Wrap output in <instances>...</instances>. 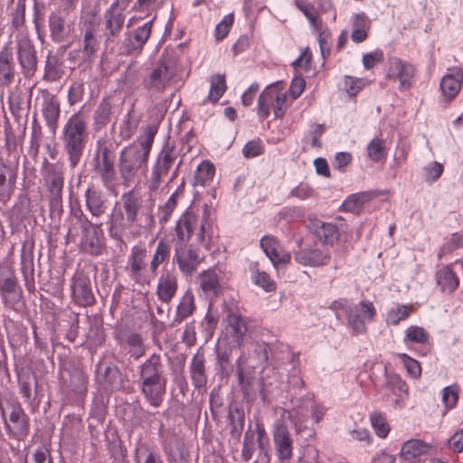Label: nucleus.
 I'll use <instances>...</instances> for the list:
<instances>
[{
  "label": "nucleus",
  "mask_w": 463,
  "mask_h": 463,
  "mask_svg": "<svg viewBox=\"0 0 463 463\" xmlns=\"http://www.w3.org/2000/svg\"><path fill=\"white\" fill-rule=\"evenodd\" d=\"M370 421L375 434L381 438L385 439L390 430L391 427L386 420L385 415L380 411H374L370 415Z\"/></svg>",
  "instance_id": "obj_51"
},
{
  "label": "nucleus",
  "mask_w": 463,
  "mask_h": 463,
  "mask_svg": "<svg viewBox=\"0 0 463 463\" xmlns=\"http://www.w3.org/2000/svg\"><path fill=\"white\" fill-rule=\"evenodd\" d=\"M200 288L207 298H215L222 291V286L215 269H209L198 276Z\"/></svg>",
  "instance_id": "obj_36"
},
{
  "label": "nucleus",
  "mask_w": 463,
  "mask_h": 463,
  "mask_svg": "<svg viewBox=\"0 0 463 463\" xmlns=\"http://www.w3.org/2000/svg\"><path fill=\"white\" fill-rule=\"evenodd\" d=\"M0 294L6 307H13L22 298V289L17 283V279L12 270L0 277Z\"/></svg>",
  "instance_id": "obj_20"
},
{
  "label": "nucleus",
  "mask_w": 463,
  "mask_h": 463,
  "mask_svg": "<svg viewBox=\"0 0 463 463\" xmlns=\"http://www.w3.org/2000/svg\"><path fill=\"white\" fill-rule=\"evenodd\" d=\"M225 333L232 341L241 345L248 331L246 319L239 313L229 310L225 318Z\"/></svg>",
  "instance_id": "obj_26"
},
{
  "label": "nucleus",
  "mask_w": 463,
  "mask_h": 463,
  "mask_svg": "<svg viewBox=\"0 0 463 463\" xmlns=\"http://www.w3.org/2000/svg\"><path fill=\"white\" fill-rule=\"evenodd\" d=\"M60 113V103L54 96H49L44 99L43 104V115L46 121V125L52 132H55L58 127Z\"/></svg>",
  "instance_id": "obj_41"
},
{
  "label": "nucleus",
  "mask_w": 463,
  "mask_h": 463,
  "mask_svg": "<svg viewBox=\"0 0 463 463\" xmlns=\"http://www.w3.org/2000/svg\"><path fill=\"white\" fill-rule=\"evenodd\" d=\"M175 75V62L162 56L156 65L143 78L142 85L148 91L161 93L172 84Z\"/></svg>",
  "instance_id": "obj_4"
},
{
  "label": "nucleus",
  "mask_w": 463,
  "mask_h": 463,
  "mask_svg": "<svg viewBox=\"0 0 463 463\" xmlns=\"http://www.w3.org/2000/svg\"><path fill=\"white\" fill-rule=\"evenodd\" d=\"M297 263L305 267L318 268L326 266L331 260V252L326 246L317 245L299 249L294 254Z\"/></svg>",
  "instance_id": "obj_12"
},
{
  "label": "nucleus",
  "mask_w": 463,
  "mask_h": 463,
  "mask_svg": "<svg viewBox=\"0 0 463 463\" xmlns=\"http://www.w3.org/2000/svg\"><path fill=\"white\" fill-rule=\"evenodd\" d=\"M287 91L282 82H275L267 86L258 99L257 113L266 119L273 110L275 118H282L288 109Z\"/></svg>",
  "instance_id": "obj_3"
},
{
  "label": "nucleus",
  "mask_w": 463,
  "mask_h": 463,
  "mask_svg": "<svg viewBox=\"0 0 463 463\" xmlns=\"http://www.w3.org/2000/svg\"><path fill=\"white\" fill-rule=\"evenodd\" d=\"M44 183L48 191L50 209L60 212L62 207V190L64 184L63 173L54 164H48L44 175Z\"/></svg>",
  "instance_id": "obj_7"
},
{
  "label": "nucleus",
  "mask_w": 463,
  "mask_h": 463,
  "mask_svg": "<svg viewBox=\"0 0 463 463\" xmlns=\"http://www.w3.org/2000/svg\"><path fill=\"white\" fill-rule=\"evenodd\" d=\"M452 266V264L445 265L436 271V282L443 293L450 294L459 285V279L453 270Z\"/></svg>",
  "instance_id": "obj_34"
},
{
  "label": "nucleus",
  "mask_w": 463,
  "mask_h": 463,
  "mask_svg": "<svg viewBox=\"0 0 463 463\" xmlns=\"http://www.w3.org/2000/svg\"><path fill=\"white\" fill-rule=\"evenodd\" d=\"M411 305H399L397 307L392 308L386 315V322L392 326H398L401 321L406 320L413 312Z\"/></svg>",
  "instance_id": "obj_50"
},
{
  "label": "nucleus",
  "mask_w": 463,
  "mask_h": 463,
  "mask_svg": "<svg viewBox=\"0 0 463 463\" xmlns=\"http://www.w3.org/2000/svg\"><path fill=\"white\" fill-rule=\"evenodd\" d=\"M140 391L153 407H158L163 402L166 389V379L139 380Z\"/></svg>",
  "instance_id": "obj_25"
},
{
  "label": "nucleus",
  "mask_w": 463,
  "mask_h": 463,
  "mask_svg": "<svg viewBox=\"0 0 463 463\" xmlns=\"http://www.w3.org/2000/svg\"><path fill=\"white\" fill-rule=\"evenodd\" d=\"M49 28L51 37L55 43H62L70 35V26L58 13H52L49 16Z\"/></svg>",
  "instance_id": "obj_40"
},
{
  "label": "nucleus",
  "mask_w": 463,
  "mask_h": 463,
  "mask_svg": "<svg viewBox=\"0 0 463 463\" xmlns=\"http://www.w3.org/2000/svg\"><path fill=\"white\" fill-rule=\"evenodd\" d=\"M375 196L376 194L372 191L350 194L342 203V209L344 212L358 214L362 212L364 205Z\"/></svg>",
  "instance_id": "obj_38"
},
{
  "label": "nucleus",
  "mask_w": 463,
  "mask_h": 463,
  "mask_svg": "<svg viewBox=\"0 0 463 463\" xmlns=\"http://www.w3.org/2000/svg\"><path fill=\"white\" fill-rule=\"evenodd\" d=\"M309 230L324 246L334 245L340 237L339 228L336 224L317 219L311 222Z\"/></svg>",
  "instance_id": "obj_27"
},
{
  "label": "nucleus",
  "mask_w": 463,
  "mask_h": 463,
  "mask_svg": "<svg viewBox=\"0 0 463 463\" xmlns=\"http://www.w3.org/2000/svg\"><path fill=\"white\" fill-rule=\"evenodd\" d=\"M210 91L208 94V100L211 102H217L224 94L227 86L224 74H214L210 78Z\"/></svg>",
  "instance_id": "obj_48"
},
{
  "label": "nucleus",
  "mask_w": 463,
  "mask_h": 463,
  "mask_svg": "<svg viewBox=\"0 0 463 463\" xmlns=\"http://www.w3.org/2000/svg\"><path fill=\"white\" fill-rule=\"evenodd\" d=\"M254 284L262 288L267 292H272L276 289V283L270 279L269 275L265 271L257 270L252 276Z\"/></svg>",
  "instance_id": "obj_58"
},
{
  "label": "nucleus",
  "mask_w": 463,
  "mask_h": 463,
  "mask_svg": "<svg viewBox=\"0 0 463 463\" xmlns=\"http://www.w3.org/2000/svg\"><path fill=\"white\" fill-rule=\"evenodd\" d=\"M16 52L24 78L33 77L37 71V52L33 42L27 36H21L16 40Z\"/></svg>",
  "instance_id": "obj_11"
},
{
  "label": "nucleus",
  "mask_w": 463,
  "mask_h": 463,
  "mask_svg": "<svg viewBox=\"0 0 463 463\" xmlns=\"http://www.w3.org/2000/svg\"><path fill=\"white\" fill-rule=\"evenodd\" d=\"M101 223H90V228H85L81 238L80 246L84 252L99 256L104 249V236L100 230Z\"/></svg>",
  "instance_id": "obj_18"
},
{
  "label": "nucleus",
  "mask_w": 463,
  "mask_h": 463,
  "mask_svg": "<svg viewBox=\"0 0 463 463\" xmlns=\"http://www.w3.org/2000/svg\"><path fill=\"white\" fill-rule=\"evenodd\" d=\"M368 157L374 163H378L387 156V149L384 140L379 137L373 138L366 147Z\"/></svg>",
  "instance_id": "obj_52"
},
{
  "label": "nucleus",
  "mask_w": 463,
  "mask_h": 463,
  "mask_svg": "<svg viewBox=\"0 0 463 463\" xmlns=\"http://www.w3.org/2000/svg\"><path fill=\"white\" fill-rule=\"evenodd\" d=\"M204 257L194 244L175 243L174 261L185 276H191L203 261Z\"/></svg>",
  "instance_id": "obj_8"
},
{
  "label": "nucleus",
  "mask_w": 463,
  "mask_h": 463,
  "mask_svg": "<svg viewBox=\"0 0 463 463\" xmlns=\"http://www.w3.org/2000/svg\"><path fill=\"white\" fill-rule=\"evenodd\" d=\"M333 308L345 315L347 326L352 329L354 335L364 334L367 330L366 323L372 322L376 316L374 305L369 300L352 304L347 299H342L335 301Z\"/></svg>",
  "instance_id": "obj_2"
},
{
  "label": "nucleus",
  "mask_w": 463,
  "mask_h": 463,
  "mask_svg": "<svg viewBox=\"0 0 463 463\" xmlns=\"http://www.w3.org/2000/svg\"><path fill=\"white\" fill-rule=\"evenodd\" d=\"M88 121L80 113L71 115L62 128V143L70 165L74 168L80 161L88 141Z\"/></svg>",
  "instance_id": "obj_1"
},
{
  "label": "nucleus",
  "mask_w": 463,
  "mask_h": 463,
  "mask_svg": "<svg viewBox=\"0 0 463 463\" xmlns=\"http://www.w3.org/2000/svg\"><path fill=\"white\" fill-rule=\"evenodd\" d=\"M459 247H463V236L458 233H453L451 238L440 248L438 258L440 260L444 255L454 251Z\"/></svg>",
  "instance_id": "obj_59"
},
{
  "label": "nucleus",
  "mask_w": 463,
  "mask_h": 463,
  "mask_svg": "<svg viewBox=\"0 0 463 463\" xmlns=\"http://www.w3.org/2000/svg\"><path fill=\"white\" fill-rule=\"evenodd\" d=\"M397 356L402 361L409 377L412 379L420 378L421 365L416 359L411 357L407 354H398Z\"/></svg>",
  "instance_id": "obj_54"
},
{
  "label": "nucleus",
  "mask_w": 463,
  "mask_h": 463,
  "mask_svg": "<svg viewBox=\"0 0 463 463\" xmlns=\"http://www.w3.org/2000/svg\"><path fill=\"white\" fill-rule=\"evenodd\" d=\"M163 364L159 354H152L139 366V380L165 379L162 375Z\"/></svg>",
  "instance_id": "obj_35"
},
{
  "label": "nucleus",
  "mask_w": 463,
  "mask_h": 463,
  "mask_svg": "<svg viewBox=\"0 0 463 463\" xmlns=\"http://www.w3.org/2000/svg\"><path fill=\"white\" fill-rule=\"evenodd\" d=\"M383 61V52L381 50H376L363 56V64L366 70L373 69L376 64Z\"/></svg>",
  "instance_id": "obj_64"
},
{
  "label": "nucleus",
  "mask_w": 463,
  "mask_h": 463,
  "mask_svg": "<svg viewBox=\"0 0 463 463\" xmlns=\"http://www.w3.org/2000/svg\"><path fill=\"white\" fill-rule=\"evenodd\" d=\"M123 207L127 222L130 224L137 221V213L141 207V199L135 190H131L123 195Z\"/></svg>",
  "instance_id": "obj_43"
},
{
  "label": "nucleus",
  "mask_w": 463,
  "mask_h": 463,
  "mask_svg": "<svg viewBox=\"0 0 463 463\" xmlns=\"http://www.w3.org/2000/svg\"><path fill=\"white\" fill-rule=\"evenodd\" d=\"M451 72L444 75L439 83L443 99L449 103L459 93L463 82V71L459 68L449 70Z\"/></svg>",
  "instance_id": "obj_24"
},
{
  "label": "nucleus",
  "mask_w": 463,
  "mask_h": 463,
  "mask_svg": "<svg viewBox=\"0 0 463 463\" xmlns=\"http://www.w3.org/2000/svg\"><path fill=\"white\" fill-rule=\"evenodd\" d=\"M275 453L280 462L288 463L293 456V439L287 426L279 424L273 433Z\"/></svg>",
  "instance_id": "obj_15"
},
{
  "label": "nucleus",
  "mask_w": 463,
  "mask_h": 463,
  "mask_svg": "<svg viewBox=\"0 0 463 463\" xmlns=\"http://www.w3.org/2000/svg\"><path fill=\"white\" fill-rule=\"evenodd\" d=\"M175 159V158L170 149L165 148L159 154L156 164L152 167L150 178L146 183L150 196L159 189L162 184V178L168 175Z\"/></svg>",
  "instance_id": "obj_13"
},
{
  "label": "nucleus",
  "mask_w": 463,
  "mask_h": 463,
  "mask_svg": "<svg viewBox=\"0 0 463 463\" xmlns=\"http://www.w3.org/2000/svg\"><path fill=\"white\" fill-rule=\"evenodd\" d=\"M88 374L83 368H74L71 373L70 386L71 391L78 394L87 392Z\"/></svg>",
  "instance_id": "obj_49"
},
{
  "label": "nucleus",
  "mask_w": 463,
  "mask_h": 463,
  "mask_svg": "<svg viewBox=\"0 0 463 463\" xmlns=\"http://www.w3.org/2000/svg\"><path fill=\"white\" fill-rule=\"evenodd\" d=\"M111 102L109 98H104L97 107L94 112L95 125L101 128L106 126L110 120Z\"/></svg>",
  "instance_id": "obj_53"
},
{
  "label": "nucleus",
  "mask_w": 463,
  "mask_h": 463,
  "mask_svg": "<svg viewBox=\"0 0 463 463\" xmlns=\"http://www.w3.org/2000/svg\"><path fill=\"white\" fill-rule=\"evenodd\" d=\"M63 74L61 62L55 55H48L45 61L43 79L52 82L59 80Z\"/></svg>",
  "instance_id": "obj_47"
},
{
  "label": "nucleus",
  "mask_w": 463,
  "mask_h": 463,
  "mask_svg": "<svg viewBox=\"0 0 463 463\" xmlns=\"http://www.w3.org/2000/svg\"><path fill=\"white\" fill-rule=\"evenodd\" d=\"M146 250L142 245H135L132 247L130 255L128 260L129 267V274L136 283H143L145 279L142 272L146 267Z\"/></svg>",
  "instance_id": "obj_28"
},
{
  "label": "nucleus",
  "mask_w": 463,
  "mask_h": 463,
  "mask_svg": "<svg viewBox=\"0 0 463 463\" xmlns=\"http://www.w3.org/2000/svg\"><path fill=\"white\" fill-rule=\"evenodd\" d=\"M459 387L458 384H451L442 390V402L446 411L456 407L458 402Z\"/></svg>",
  "instance_id": "obj_55"
},
{
  "label": "nucleus",
  "mask_w": 463,
  "mask_h": 463,
  "mask_svg": "<svg viewBox=\"0 0 463 463\" xmlns=\"http://www.w3.org/2000/svg\"><path fill=\"white\" fill-rule=\"evenodd\" d=\"M264 152L263 146L260 139L250 140L242 148V154L245 157H256Z\"/></svg>",
  "instance_id": "obj_63"
},
{
  "label": "nucleus",
  "mask_w": 463,
  "mask_h": 463,
  "mask_svg": "<svg viewBox=\"0 0 463 463\" xmlns=\"http://www.w3.org/2000/svg\"><path fill=\"white\" fill-rule=\"evenodd\" d=\"M99 48V42L95 35L94 25L90 24L84 30L79 49L69 52V60L78 63L79 66L90 64L93 61Z\"/></svg>",
  "instance_id": "obj_9"
},
{
  "label": "nucleus",
  "mask_w": 463,
  "mask_h": 463,
  "mask_svg": "<svg viewBox=\"0 0 463 463\" xmlns=\"http://www.w3.org/2000/svg\"><path fill=\"white\" fill-rule=\"evenodd\" d=\"M96 171L106 187L110 186L116 178L114 157L109 148L104 147L97 158Z\"/></svg>",
  "instance_id": "obj_30"
},
{
  "label": "nucleus",
  "mask_w": 463,
  "mask_h": 463,
  "mask_svg": "<svg viewBox=\"0 0 463 463\" xmlns=\"http://www.w3.org/2000/svg\"><path fill=\"white\" fill-rule=\"evenodd\" d=\"M170 251V244L165 240H160L149 263V269L152 274H156L159 265L169 260Z\"/></svg>",
  "instance_id": "obj_46"
},
{
  "label": "nucleus",
  "mask_w": 463,
  "mask_h": 463,
  "mask_svg": "<svg viewBox=\"0 0 463 463\" xmlns=\"http://www.w3.org/2000/svg\"><path fill=\"white\" fill-rule=\"evenodd\" d=\"M157 132V128L154 126H148L146 128L145 135L139 139V144L141 146L140 151L141 155L146 158V160H148V156L152 147V145L154 143L155 136Z\"/></svg>",
  "instance_id": "obj_57"
},
{
  "label": "nucleus",
  "mask_w": 463,
  "mask_h": 463,
  "mask_svg": "<svg viewBox=\"0 0 463 463\" xmlns=\"http://www.w3.org/2000/svg\"><path fill=\"white\" fill-rule=\"evenodd\" d=\"M137 463H163L146 444H141L136 450Z\"/></svg>",
  "instance_id": "obj_56"
},
{
  "label": "nucleus",
  "mask_w": 463,
  "mask_h": 463,
  "mask_svg": "<svg viewBox=\"0 0 463 463\" xmlns=\"http://www.w3.org/2000/svg\"><path fill=\"white\" fill-rule=\"evenodd\" d=\"M430 446L421 439H412L404 442L400 452L405 460H411L429 452Z\"/></svg>",
  "instance_id": "obj_42"
},
{
  "label": "nucleus",
  "mask_w": 463,
  "mask_h": 463,
  "mask_svg": "<svg viewBox=\"0 0 463 463\" xmlns=\"http://www.w3.org/2000/svg\"><path fill=\"white\" fill-rule=\"evenodd\" d=\"M198 225V216L190 208L186 209L178 218L175 225L176 243H187Z\"/></svg>",
  "instance_id": "obj_22"
},
{
  "label": "nucleus",
  "mask_w": 463,
  "mask_h": 463,
  "mask_svg": "<svg viewBox=\"0 0 463 463\" xmlns=\"http://www.w3.org/2000/svg\"><path fill=\"white\" fill-rule=\"evenodd\" d=\"M381 390L383 392V399L394 409L402 408L409 396L406 382L397 373L386 374L385 383Z\"/></svg>",
  "instance_id": "obj_10"
},
{
  "label": "nucleus",
  "mask_w": 463,
  "mask_h": 463,
  "mask_svg": "<svg viewBox=\"0 0 463 463\" xmlns=\"http://www.w3.org/2000/svg\"><path fill=\"white\" fill-rule=\"evenodd\" d=\"M260 247L277 267L279 264L288 265L291 261V254L284 250L277 238L271 235H265L260 240Z\"/></svg>",
  "instance_id": "obj_23"
},
{
  "label": "nucleus",
  "mask_w": 463,
  "mask_h": 463,
  "mask_svg": "<svg viewBox=\"0 0 463 463\" xmlns=\"http://www.w3.org/2000/svg\"><path fill=\"white\" fill-rule=\"evenodd\" d=\"M15 64L10 46L5 45L0 52V84L9 86L14 81Z\"/></svg>",
  "instance_id": "obj_32"
},
{
  "label": "nucleus",
  "mask_w": 463,
  "mask_h": 463,
  "mask_svg": "<svg viewBox=\"0 0 463 463\" xmlns=\"http://www.w3.org/2000/svg\"><path fill=\"white\" fill-rule=\"evenodd\" d=\"M194 309V297L191 291H186L176 307V314L173 323L175 325L180 324L183 320L192 316Z\"/></svg>",
  "instance_id": "obj_45"
},
{
  "label": "nucleus",
  "mask_w": 463,
  "mask_h": 463,
  "mask_svg": "<svg viewBox=\"0 0 463 463\" xmlns=\"http://www.w3.org/2000/svg\"><path fill=\"white\" fill-rule=\"evenodd\" d=\"M403 342L405 345H418L420 347L416 352L421 356L428 355L432 350L431 335L425 328L419 326H410L406 328Z\"/></svg>",
  "instance_id": "obj_19"
},
{
  "label": "nucleus",
  "mask_w": 463,
  "mask_h": 463,
  "mask_svg": "<svg viewBox=\"0 0 463 463\" xmlns=\"http://www.w3.org/2000/svg\"><path fill=\"white\" fill-rule=\"evenodd\" d=\"M71 290L72 298L77 305L90 307L95 303L90 279L82 272L76 273L73 276Z\"/></svg>",
  "instance_id": "obj_16"
},
{
  "label": "nucleus",
  "mask_w": 463,
  "mask_h": 463,
  "mask_svg": "<svg viewBox=\"0 0 463 463\" xmlns=\"http://www.w3.org/2000/svg\"><path fill=\"white\" fill-rule=\"evenodd\" d=\"M147 161L141 155V151L136 146L124 148L119 158V173L125 186H129L137 175L140 169H146Z\"/></svg>",
  "instance_id": "obj_5"
},
{
  "label": "nucleus",
  "mask_w": 463,
  "mask_h": 463,
  "mask_svg": "<svg viewBox=\"0 0 463 463\" xmlns=\"http://www.w3.org/2000/svg\"><path fill=\"white\" fill-rule=\"evenodd\" d=\"M84 85L81 82H73L68 90V101L70 105H75L82 100L84 96Z\"/></svg>",
  "instance_id": "obj_62"
},
{
  "label": "nucleus",
  "mask_w": 463,
  "mask_h": 463,
  "mask_svg": "<svg viewBox=\"0 0 463 463\" xmlns=\"http://www.w3.org/2000/svg\"><path fill=\"white\" fill-rule=\"evenodd\" d=\"M365 86V80L362 78L345 76V88L350 96H355Z\"/></svg>",
  "instance_id": "obj_60"
},
{
  "label": "nucleus",
  "mask_w": 463,
  "mask_h": 463,
  "mask_svg": "<svg viewBox=\"0 0 463 463\" xmlns=\"http://www.w3.org/2000/svg\"><path fill=\"white\" fill-rule=\"evenodd\" d=\"M215 175V166L210 160L202 161L196 167L194 183V186L208 185Z\"/></svg>",
  "instance_id": "obj_44"
},
{
  "label": "nucleus",
  "mask_w": 463,
  "mask_h": 463,
  "mask_svg": "<svg viewBox=\"0 0 463 463\" xmlns=\"http://www.w3.org/2000/svg\"><path fill=\"white\" fill-rule=\"evenodd\" d=\"M192 384L197 390H205L208 377L205 370V359L203 354H195L189 365Z\"/></svg>",
  "instance_id": "obj_33"
},
{
  "label": "nucleus",
  "mask_w": 463,
  "mask_h": 463,
  "mask_svg": "<svg viewBox=\"0 0 463 463\" xmlns=\"http://www.w3.org/2000/svg\"><path fill=\"white\" fill-rule=\"evenodd\" d=\"M153 21L146 22L142 26L137 27L133 33L127 35L125 46L128 53H140L151 35Z\"/></svg>",
  "instance_id": "obj_29"
},
{
  "label": "nucleus",
  "mask_w": 463,
  "mask_h": 463,
  "mask_svg": "<svg viewBox=\"0 0 463 463\" xmlns=\"http://www.w3.org/2000/svg\"><path fill=\"white\" fill-rule=\"evenodd\" d=\"M415 74L416 68L412 63L395 56L388 59L386 79L398 81L400 90H407L412 87Z\"/></svg>",
  "instance_id": "obj_6"
},
{
  "label": "nucleus",
  "mask_w": 463,
  "mask_h": 463,
  "mask_svg": "<svg viewBox=\"0 0 463 463\" xmlns=\"http://www.w3.org/2000/svg\"><path fill=\"white\" fill-rule=\"evenodd\" d=\"M85 201L87 209L93 217L99 218L106 212L107 206L103 194L93 186L89 187L85 192Z\"/></svg>",
  "instance_id": "obj_39"
},
{
  "label": "nucleus",
  "mask_w": 463,
  "mask_h": 463,
  "mask_svg": "<svg viewBox=\"0 0 463 463\" xmlns=\"http://www.w3.org/2000/svg\"><path fill=\"white\" fill-rule=\"evenodd\" d=\"M178 288L177 277L170 270H164L157 282L156 295L159 300L169 303L175 296Z\"/></svg>",
  "instance_id": "obj_31"
},
{
  "label": "nucleus",
  "mask_w": 463,
  "mask_h": 463,
  "mask_svg": "<svg viewBox=\"0 0 463 463\" xmlns=\"http://www.w3.org/2000/svg\"><path fill=\"white\" fill-rule=\"evenodd\" d=\"M5 427L8 436L17 440L24 439L29 434V417L20 405L13 406L8 420L5 419Z\"/></svg>",
  "instance_id": "obj_14"
},
{
  "label": "nucleus",
  "mask_w": 463,
  "mask_h": 463,
  "mask_svg": "<svg viewBox=\"0 0 463 463\" xmlns=\"http://www.w3.org/2000/svg\"><path fill=\"white\" fill-rule=\"evenodd\" d=\"M122 345L125 349H127L130 357L134 358L136 361L144 356L146 351L142 335L137 332L125 334L122 339Z\"/></svg>",
  "instance_id": "obj_37"
},
{
  "label": "nucleus",
  "mask_w": 463,
  "mask_h": 463,
  "mask_svg": "<svg viewBox=\"0 0 463 463\" xmlns=\"http://www.w3.org/2000/svg\"><path fill=\"white\" fill-rule=\"evenodd\" d=\"M197 238L199 242L207 250L214 246L219 239L218 227L211 217V213L206 206L203 209Z\"/></svg>",
  "instance_id": "obj_21"
},
{
  "label": "nucleus",
  "mask_w": 463,
  "mask_h": 463,
  "mask_svg": "<svg viewBox=\"0 0 463 463\" xmlns=\"http://www.w3.org/2000/svg\"><path fill=\"white\" fill-rule=\"evenodd\" d=\"M234 18L232 14L225 15L215 27V37L218 41L222 40L229 33Z\"/></svg>",
  "instance_id": "obj_61"
},
{
  "label": "nucleus",
  "mask_w": 463,
  "mask_h": 463,
  "mask_svg": "<svg viewBox=\"0 0 463 463\" xmlns=\"http://www.w3.org/2000/svg\"><path fill=\"white\" fill-rule=\"evenodd\" d=\"M118 4H112L104 13V35L107 41L113 42L124 26V11Z\"/></svg>",
  "instance_id": "obj_17"
}]
</instances>
